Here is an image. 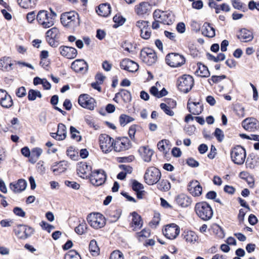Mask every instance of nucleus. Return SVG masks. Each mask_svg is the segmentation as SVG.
Listing matches in <instances>:
<instances>
[{"instance_id":"1","label":"nucleus","mask_w":259,"mask_h":259,"mask_svg":"<svg viewBox=\"0 0 259 259\" xmlns=\"http://www.w3.org/2000/svg\"><path fill=\"white\" fill-rule=\"evenodd\" d=\"M60 20L64 27L70 29H74L80 25L79 15L75 11L62 13Z\"/></svg>"},{"instance_id":"2","label":"nucleus","mask_w":259,"mask_h":259,"mask_svg":"<svg viewBox=\"0 0 259 259\" xmlns=\"http://www.w3.org/2000/svg\"><path fill=\"white\" fill-rule=\"evenodd\" d=\"M195 211L197 215L204 221L210 220L213 215L211 207L205 202L197 203L195 206Z\"/></svg>"},{"instance_id":"3","label":"nucleus","mask_w":259,"mask_h":259,"mask_svg":"<svg viewBox=\"0 0 259 259\" xmlns=\"http://www.w3.org/2000/svg\"><path fill=\"white\" fill-rule=\"evenodd\" d=\"M50 13L47 11L41 10L38 13L36 19L38 23L43 28H48L52 26L54 24V19L53 18V15L56 16L55 13L53 12Z\"/></svg>"},{"instance_id":"4","label":"nucleus","mask_w":259,"mask_h":259,"mask_svg":"<svg viewBox=\"0 0 259 259\" xmlns=\"http://www.w3.org/2000/svg\"><path fill=\"white\" fill-rule=\"evenodd\" d=\"M160 178V171L154 167H150L147 168L144 175L145 181L149 185H152L157 183Z\"/></svg>"},{"instance_id":"5","label":"nucleus","mask_w":259,"mask_h":259,"mask_svg":"<svg viewBox=\"0 0 259 259\" xmlns=\"http://www.w3.org/2000/svg\"><path fill=\"white\" fill-rule=\"evenodd\" d=\"M87 220L90 226L96 229L103 227L106 224L104 217L100 213H90Z\"/></svg>"},{"instance_id":"6","label":"nucleus","mask_w":259,"mask_h":259,"mask_svg":"<svg viewBox=\"0 0 259 259\" xmlns=\"http://www.w3.org/2000/svg\"><path fill=\"white\" fill-rule=\"evenodd\" d=\"M231 157L232 161L238 165L242 164L246 158V151L241 146H237L231 151Z\"/></svg>"},{"instance_id":"7","label":"nucleus","mask_w":259,"mask_h":259,"mask_svg":"<svg viewBox=\"0 0 259 259\" xmlns=\"http://www.w3.org/2000/svg\"><path fill=\"white\" fill-rule=\"evenodd\" d=\"M99 144L102 152L108 153L114 149V139L106 134L99 136Z\"/></svg>"},{"instance_id":"8","label":"nucleus","mask_w":259,"mask_h":259,"mask_svg":"<svg viewBox=\"0 0 259 259\" xmlns=\"http://www.w3.org/2000/svg\"><path fill=\"white\" fill-rule=\"evenodd\" d=\"M193 84V78L189 75H184L181 77L178 80L179 90L185 93L189 92L192 89Z\"/></svg>"},{"instance_id":"9","label":"nucleus","mask_w":259,"mask_h":259,"mask_svg":"<svg viewBox=\"0 0 259 259\" xmlns=\"http://www.w3.org/2000/svg\"><path fill=\"white\" fill-rule=\"evenodd\" d=\"M140 58L142 61L148 65L154 64L157 59L155 52L150 48H145L141 51Z\"/></svg>"},{"instance_id":"10","label":"nucleus","mask_w":259,"mask_h":259,"mask_svg":"<svg viewBox=\"0 0 259 259\" xmlns=\"http://www.w3.org/2000/svg\"><path fill=\"white\" fill-rule=\"evenodd\" d=\"M166 63L172 67H178L182 66L185 62L183 56L177 53L168 54L165 59Z\"/></svg>"},{"instance_id":"11","label":"nucleus","mask_w":259,"mask_h":259,"mask_svg":"<svg viewBox=\"0 0 259 259\" xmlns=\"http://www.w3.org/2000/svg\"><path fill=\"white\" fill-rule=\"evenodd\" d=\"M131 146V142L127 137H118L114 140V150L116 152L127 150Z\"/></svg>"},{"instance_id":"12","label":"nucleus","mask_w":259,"mask_h":259,"mask_svg":"<svg viewBox=\"0 0 259 259\" xmlns=\"http://www.w3.org/2000/svg\"><path fill=\"white\" fill-rule=\"evenodd\" d=\"M163 235L169 239H176L180 233L179 226L172 223L166 225L162 230Z\"/></svg>"},{"instance_id":"13","label":"nucleus","mask_w":259,"mask_h":259,"mask_svg":"<svg viewBox=\"0 0 259 259\" xmlns=\"http://www.w3.org/2000/svg\"><path fill=\"white\" fill-rule=\"evenodd\" d=\"M90 179L91 183L93 185L99 186L105 183L106 180V176L104 170H97L92 172Z\"/></svg>"},{"instance_id":"14","label":"nucleus","mask_w":259,"mask_h":259,"mask_svg":"<svg viewBox=\"0 0 259 259\" xmlns=\"http://www.w3.org/2000/svg\"><path fill=\"white\" fill-rule=\"evenodd\" d=\"M15 235L20 239H25L33 233V229L27 226L19 225L14 229Z\"/></svg>"},{"instance_id":"15","label":"nucleus","mask_w":259,"mask_h":259,"mask_svg":"<svg viewBox=\"0 0 259 259\" xmlns=\"http://www.w3.org/2000/svg\"><path fill=\"white\" fill-rule=\"evenodd\" d=\"M79 104L83 108L93 110L95 106V100L87 94L79 96L78 100Z\"/></svg>"},{"instance_id":"16","label":"nucleus","mask_w":259,"mask_h":259,"mask_svg":"<svg viewBox=\"0 0 259 259\" xmlns=\"http://www.w3.org/2000/svg\"><path fill=\"white\" fill-rule=\"evenodd\" d=\"M0 104L2 107L6 108H9L13 105V101L10 95L6 91L0 90Z\"/></svg>"},{"instance_id":"17","label":"nucleus","mask_w":259,"mask_h":259,"mask_svg":"<svg viewBox=\"0 0 259 259\" xmlns=\"http://www.w3.org/2000/svg\"><path fill=\"white\" fill-rule=\"evenodd\" d=\"M120 66L121 69L131 72L137 71L139 68L138 64L129 59L122 60L120 63Z\"/></svg>"},{"instance_id":"18","label":"nucleus","mask_w":259,"mask_h":259,"mask_svg":"<svg viewBox=\"0 0 259 259\" xmlns=\"http://www.w3.org/2000/svg\"><path fill=\"white\" fill-rule=\"evenodd\" d=\"M182 236L183 239L188 244L193 245L198 242L199 237L194 231L186 230L183 233Z\"/></svg>"},{"instance_id":"19","label":"nucleus","mask_w":259,"mask_h":259,"mask_svg":"<svg viewBox=\"0 0 259 259\" xmlns=\"http://www.w3.org/2000/svg\"><path fill=\"white\" fill-rule=\"evenodd\" d=\"M91 170V166L88 165L86 162H81L78 163L77 166V172L78 176L83 179L88 178L90 171Z\"/></svg>"},{"instance_id":"20","label":"nucleus","mask_w":259,"mask_h":259,"mask_svg":"<svg viewBox=\"0 0 259 259\" xmlns=\"http://www.w3.org/2000/svg\"><path fill=\"white\" fill-rule=\"evenodd\" d=\"M59 50L62 56L70 59L75 58L77 55V50L72 47L62 46L59 48Z\"/></svg>"},{"instance_id":"21","label":"nucleus","mask_w":259,"mask_h":259,"mask_svg":"<svg viewBox=\"0 0 259 259\" xmlns=\"http://www.w3.org/2000/svg\"><path fill=\"white\" fill-rule=\"evenodd\" d=\"M27 186V182L23 179H19L17 182H12L10 184V189L15 193H19L25 190Z\"/></svg>"},{"instance_id":"22","label":"nucleus","mask_w":259,"mask_h":259,"mask_svg":"<svg viewBox=\"0 0 259 259\" xmlns=\"http://www.w3.org/2000/svg\"><path fill=\"white\" fill-rule=\"evenodd\" d=\"M188 190L192 196L198 197L202 194V188L197 181H194L189 184Z\"/></svg>"},{"instance_id":"23","label":"nucleus","mask_w":259,"mask_h":259,"mask_svg":"<svg viewBox=\"0 0 259 259\" xmlns=\"http://www.w3.org/2000/svg\"><path fill=\"white\" fill-rule=\"evenodd\" d=\"M71 68L76 72H86L88 69L87 63L82 59H77L71 64Z\"/></svg>"},{"instance_id":"24","label":"nucleus","mask_w":259,"mask_h":259,"mask_svg":"<svg viewBox=\"0 0 259 259\" xmlns=\"http://www.w3.org/2000/svg\"><path fill=\"white\" fill-rule=\"evenodd\" d=\"M187 108L189 111L194 115H199L203 111V105L200 102H190L188 101Z\"/></svg>"},{"instance_id":"25","label":"nucleus","mask_w":259,"mask_h":259,"mask_svg":"<svg viewBox=\"0 0 259 259\" xmlns=\"http://www.w3.org/2000/svg\"><path fill=\"white\" fill-rule=\"evenodd\" d=\"M257 120L254 118H248L242 122V125L244 129L249 131H254L257 127Z\"/></svg>"},{"instance_id":"26","label":"nucleus","mask_w":259,"mask_h":259,"mask_svg":"<svg viewBox=\"0 0 259 259\" xmlns=\"http://www.w3.org/2000/svg\"><path fill=\"white\" fill-rule=\"evenodd\" d=\"M67 128L66 126L59 123L58 125V131L56 133H52V137L58 140H63L66 138Z\"/></svg>"},{"instance_id":"27","label":"nucleus","mask_w":259,"mask_h":259,"mask_svg":"<svg viewBox=\"0 0 259 259\" xmlns=\"http://www.w3.org/2000/svg\"><path fill=\"white\" fill-rule=\"evenodd\" d=\"M139 151L143 158L146 162H149L151 160V157L153 155V151L149 146H143L140 148Z\"/></svg>"},{"instance_id":"28","label":"nucleus","mask_w":259,"mask_h":259,"mask_svg":"<svg viewBox=\"0 0 259 259\" xmlns=\"http://www.w3.org/2000/svg\"><path fill=\"white\" fill-rule=\"evenodd\" d=\"M176 201L178 205L183 207L189 206L192 202L191 198L184 194L179 195L176 197Z\"/></svg>"},{"instance_id":"29","label":"nucleus","mask_w":259,"mask_h":259,"mask_svg":"<svg viewBox=\"0 0 259 259\" xmlns=\"http://www.w3.org/2000/svg\"><path fill=\"white\" fill-rule=\"evenodd\" d=\"M149 5L147 2H141L135 7V12L139 16H143L146 14L149 10Z\"/></svg>"},{"instance_id":"30","label":"nucleus","mask_w":259,"mask_h":259,"mask_svg":"<svg viewBox=\"0 0 259 259\" xmlns=\"http://www.w3.org/2000/svg\"><path fill=\"white\" fill-rule=\"evenodd\" d=\"M67 166V162L62 161L59 163H54L51 167V169L55 175H59L65 172Z\"/></svg>"},{"instance_id":"31","label":"nucleus","mask_w":259,"mask_h":259,"mask_svg":"<svg viewBox=\"0 0 259 259\" xmlns=\"http://www.w3.org/2000/svg\"><path fill=\"white\" fill-rule=\"evenodd\" d=\"M132 221L131 223V227L133 230L140 229L143 226V222L141 217L137 212H133L132 213Z\"/></svg>"},{"instance_id":"32","label":"nucleus","mask_w":259,"mask_h":259,"mask_svg":"<svg viewBox=\"0 0 259 259\" xmlns=\"http://www.w3.org/2000/svg\"><path fill=\"white\" fill-rule=\"evenodd\" d=\"M13 64L11 62L10 58L9 57H3L0 59V69L9 71L13 68L12 67Z\"/></svg>"},{"instance_id":"33","label":"nucleus","mask_w":259,"mask_h":259,"mask_svg":"<svg viewBox=\"0 0 259 259\" xmlns=\"http://www.w3.org/2000/svg\"><path fill=\"white\" fill-rule=\"evenodd\" d=\"M132 189L136 192L137 196L139 199H142L144 194L143 185L136 180L132 182Z\"/></svg>"},{"instance_id":"34","label":"nucleus","mask_w":259,"mask_h":259,"mask_svg":"<svg viewBox=\"0 0 259 259\" xmlns=\"http://www.w3.org/2000/svg\"><path fill=\"white\" fill-rule=\"evenodd\" d=\"M96 12L100 16L103 17L108 16L111 12V7L109 4L107 3L100 4L98 9L96 10Z\"/></svg>"},{"instance_id":"35","label":"nucleus","mask_w":259,"mask_h":259,"mask_svg":"<svg viewBox=\"0 0 259 259\" xmlns=\"http://www.w3.org/2000/svg\"><path fill=\"white\" fill-rule=\"evenodd\" d=\"M238 38L243 41L247 42L253 39V35L251 31L243 28L240 30Z\"/></svg>"},{"instance_id":"36","label":"nucleus","mask_w":259,"mask_h":259,"mask_svg":"<svg viewBox=\"0 0 259 259\" xmlns=\"http://www.w3.org/2000/svg\"><path fill=\"white\" fill-rule=\"evenodd\" d=\"M195 74L201 77H208L210 76V72L206 66L201 63H198Z\"/></svg>"},{"instance_id":"37","label":"nucleus","mask_w":259,"mask_h":259,"mask_svg":"<svg viewBox=\"0 0 259 259\" xmlns=\"http://www.w3.org/2000/svg\"><path fill=\"white\" fill-rule=\"evenodd\" d=\"M202 33L208 37H213L215 36V30L208 23H205L202 28Z\"/></svg>"},{"instance_id":"38","label":"nucleus","mask_w":259,"mask_h":259,"mask_svg":"<svg viewBox=\"0 0 259 259\" xmlns=\"http://www.w3.org/2000/svg\"><path fill=\"white\" fill-rule=\"evenodd\" d=\"M18 4L23 9H33L36 5V0H17Z\"/></svg>"},{"instance_id":"39","label":"nucleus","mask_w":259,"mask_h":259,"mask_svg":"<svg viewBox=\"0 0 259 259\" xmlns=\"http://www.w3.org/2000/svg\"><path fill=\"white\" fill-rule=\"evenodd\" d=\"M154 18H158L162 21V23L164 24H169L171 21L168 19V16L165 13L162 12L160 14V11H155L153 13Z\"/></svg>"},{"instance_id":"40","label":"nucleus","mask_w":259,"mask_h":259,"mask_svg":"<svg viewBox=\"0 0 259 259\" xmlns=\"http://www.w3.org/2000/svg\"><path fill=\"white\" fill-rule=\"evenodd\" d=\"M42 150L40 148H34L31 150V155L29 158V161L32 163H34L39 159L42 154Z\"/></svg>"},{"instance_id":"41","label":"nucleus","mask_w":259,"mask_h":259,"mask_svg":"<svg viewBox=\"0 0 259 259\" xmlns=\"http://www.w3.org/2000/svg\"><path fill=\"white\" fill-rule=\"evenodd\" d=\"M116 98H121L124 103H128L132 100V96L129 91L122 90L116 94Z\"/></svg>"},{"instance_id":"42","label":"nucleus","mask_w":259,"mask_h":259,"mask_svg":"<svg viewBox=\"0 0 259 259\" xmlns=\"http://www.w3.org/2000/svg\"><path fill=\"white\" fill-rule=\"evenodd\" d=\"M157 147L161 152L166 153L167 150L170 148V142L166 139L162 140L158 143Z\"/></svg>"},{"instance_id":"43","label":"nucleus","mask_w":259,"mask_h":259,"mask_svg":"<svg viewBox=\"0 0 259 259\" xmlns=\"http://www.w3.org/2000/svg\"><path fill=\"white\" fill-rule=\"evenodd\" d=\"M134 120V118L124 114L120 115L119 118V123L122 126H125L127 123H130Z\"/></svg>"},{"instance_id":"44","label":"nucleus","mask_w":259,"mask_h":259,"mask_svg":"<svg viewBox=\"0 0 259 259\" xmlns=\"http://www.w3.org/2000/svg\"><path fill=\"white\" fill-rule=\"evenodd\" d=\"M42 97L41 93L37 91L31 89L28 93V99L29 101H32L36 100V98H41Z\"/></svg>"},{"instance_id":"45","label":"nucleus","mask_w":259,"mask_h":259,"mask_svg":"<svg viewBox=\"0 0 259 259\" xmlns=\"http://www.w3.org/2000/svg\"><path fill=\"white\" fill-rule=\"evenodd\" d=\"M89 248L93 255L96 256L99 254L100 249L95 240L91 241Z\"/></svg>"},{"instance_id":"46","label":"nucleus","mask_w":259,"mask_h":259,"mask_svg":"<svg viewBox=\"0 0 259 259\" xmlns=\"http://www.w3.org/2000/svg\"><path fill=\"white\" fill-rule=\"evenodd\" d=\"M87 224L85 222L83 221L75 228V231L78 235H82L87 233Z\"/></svg>"},{"instance_id":"47","label":"nucleus","mask_w":259,"mask_h":259,"mask_svg":"<svg viewBox=\"0 0 259 259\" xmlns=\"http://www.w3.org/2000/svg\"><path fill=\"white\" fill-rule=\"evenodd\" d=\"M60 35L59 29L56 27H53L48 30L46 32L47 37L58 38Z\"/></svg>"},{"instance_id":"48","label":"nucleus","mask_w":259,"mask_h":259,"mask_svg":"<svg viewBox=\"0 0 259 259\" xmlns=\"http://www.w3.org/2000/svg\"><path fill=\"white\" fill-rule=\"evenodd\" d=\"M160 107L167 115L173 116L175 115V112L172 111V109L169 107L166 103H161L160 105Z\"/></svg>"},{"instance_id":"49","label":"nucleus","mask_w":259,"mask_h":259,"mask_svg":"<svg viewBox=\"0 0 259 259\" xmlns=\"http://www.w3.org/2000/svg\"><path fill=\"white\" fill-rule=\"evenodd\" d=\"M157 188L161 191H167L170 189V185L168 181L163 180L157 184Z\"/></svg>"},{"instance_id":"50","label":"nucleus","mask_w":259,"mask_h":259,"mask_svg":"<svg viewBox=\"0 0 259 259\" xmlns=\"http://www.w3.org/2000/svg\"><path fill=\"white\" fill-rule=\"evenodd\" d=\"M137 238L140 241H142L145 239L149 237L150 232L149 230L143 229L141 232L137 233Z\"/></svg>"},{"instance_id":"51","label":"nucleus","mask_w":259,"mask_h":259,"mask_svg":"<svg viewBox=\"0 0 259 259\" xmlns=\"http://www.w3.org/2000/svg\"><path fill=\"white\" fill-rule=\"evenodd\" d=\"M65 259H81V257L76 251L71 250L65 254Z\"/></svg>"},{"instance_id":"52","label":"nucleus","mask_w":259,"mask_h":259,"mask_svg":"<svg viewBox=\"0 0 259 259\" xmlns=\"http://www.w3.org/2000/svg\"><path fill=\"white\" fill-rule=\"evenodd\" d=\"M70 131L72 139L76 140L77 141H80L81 140V138L79 135V132L74 127L71 126Z\"/></svg>"},{"instance_id":"53","label":"nucleus","mask_w":259,"mask_h":259,"mask_svg":"<svg viewBox=\"0 0 259 259\" xmlns=\"http://www.w3.org/2000/svg\"><path fill=\"white\" fill-rule=\"evenodd\" d=\"M140 32L141 36L145 39H149L151 35V31L149 26L147 28L142 29Z\"/></svg>"},{"instance_id":"54","label":"nucleus","mask_w":259,"mask_h":259,"mask_svg":"<svg viewBox=\"0 0 259 259\" xmlns=\"http://www.w3.org/2000/svg\"><path fill=\"white\" fill-rule=\"evenodd\" d=\"M110 259H124L123 254L119 250L113 251L110 254Z\"/></svg>"},{"instance_id":"55","label":"nucleus","mask_w":259,"mask_h":259,"mask_svg":"<svg viewBox=\"0 0 259 259\" xmlns=\"http://www.w3.org/2000/svg\"><path fill=\"white\" fill-rule=\"evenodd\" d=\"M136 26L140 29V31L142 29H144L145 28H147L149 26V22L144 20H139L137 21Z\"/></svg>"},{"instance_id":"56","label":"nucleus","mask_w":259,"mask_h":259,"mask_svg":"<svg viewBox=\"0 0 259 259\" xmlns=\"http://www.w3.org/2000/svg\"><path fill=\"white\" fill-rule=\"evenodd\" d=\"M214 135L219 142H222L224 138L223 132L220 128H217L214 133Z\"/></svg>"},{"instance_id":"57","label":"nucleus","mask_w":259,"mask_h":259,"mask_svg":"<svg viewBox=\"0 0 259 259\" xmlns=\"http://www.w3.org/2000/svg\"><path fill=\"white\" fill-rule=\"evenodd\" d=\"M16 95L19 98H22L26 96V91L24 87H21L17 89L16 91Z\"/></svg>"},{"instance_id":"58","label":"nucleus","mask_w":259,"mask_h":259,"mask_svg":"<svg viewBox=\"0 0 259 259\" xmlns=\"http://www.w3.org/2000/svg\"><path fill=\"white\" fill-rule=\"evenodd\" d=\"M65 184L68 187H70L75 190H78L80 187L79 184L75 182L67 181L65 182Z\"/></svg>"},{"instance_id":"59","label":"nucleus","mask_w":259,"mask_h":259,"mask_svg":"<svg viewBox=\"0 0 259 259\" xmlns=\"http://www.w3.org/2000/svg\"><path fill=\"white\" fill-rule=\"evenodd\" d=\"M14 213L17 216L24 217L25 215V211L20 207H16L13 209Z\"/></svg>"},{"instance_id":"60","label":"nucleus","mask_w":259,"mask_h":259,"mask_svg":"<svg viewBox=\"0 0 259 259\" xmlns=\"http://www.w3.org/2000/svg\"><path fill=\"white\" fill-rule=\"evenodd\" d=\"M225 78V75L212 76L211 78L208 79V81L210 83H211V81L213 83H217Z\"/></svg>"},{"instance_id":"61","label":"nucleus","mask_w":259,"mask_h":259,"mask_svg":"<svg viewBox=\"0 0 259 259\" xmlns=\"http://www.w3.org/2000/svg\"><path fill=\"white\" fill-rule=\"evenodd\" d=\"M13 222L10 219H5L1 221L0 225L2 227H9L11 226Z\"/></svg>"},{"instance_id":"62","label":"nucleus","mask_w":259,"mask_h":259,"mask_svg":"<svg viewBox=\"0 0 259 259\" xmlns=\"http://www.w3.org/2000/svg\"><path fill=\"white\" fill-rule=\"evenodd\" d=\"M248 8L251 10H253L255 9L259 11V2L256 3L253 1H251L248 3Z\"/></svg>"},{"instance_id":"63","label":"nucleus","mask_w":259,"mask_h":259,"mask_svg":"<svg viewBox=\"0 0 259 259\" xmlns=\"http://www.w3.org/2000/svg\"><path fill=\"white\" fill-rule=\"evenodd\" d=\"M192 7L195 9H201L203 7V2L200 0L194 1L192 4Z\"/></svg>"},{"instance_id":"64","label":"nucleus","mask_w":259,"mask_h":259,"mask_svg":"<svg viewBox=\"0 0 259 259\" xmlns=\"http://www.w3.org/2000/svg\"><path fill=\"white\" fill-rule=\"evenodd\" d=\"M184 130L188 135L191 136L195 134L196 128L194 126H188L185 127Z\"/></svg>"}]
</instances>
